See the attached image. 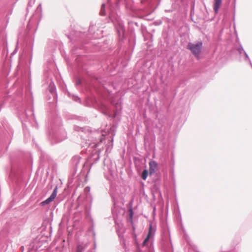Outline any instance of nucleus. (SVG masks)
<instances>
[{
	"mask_svg": "<svg viewBox=\"0 0 252 252\" xmlns=\"http://www.w3.org/2000/svg\"><path fill=\"white\" fill-rule=\"evenodd\" d=\"M221 0H214V10L215 13H218L219 9L221 4Z\"/></svg>",
	"mask_w": 252,
	"mask_h": 252,
	"instance_id": "nucleus-4",
	"label": "nucleus"
},
{
	"mask_svg": "<svg viewBox=\"0 0 252 252\" xmlns=\"http://www.w3.org/2000/svg\"><path fill=\"white\" fill-rule=\"evenodd\" d=\"M86 247V245H79L77 247L76 252H82Z\"/></svg>",
	"mask_w": 252,
	"mask_h": 252,
	"instance_id": "nucleus-7",
	"label": "nucleus"
},
{
	"mask_svg": "<svg viewBox=\"0 0 252 252\" xmlns=\"http://www.w3.org/2000/svg\"><path fill=\"white\" fill-rule=\"evenodd\" d=\"M149 172L150 174L154 173L157 169L158 164L155 161H152L149 162Z\"/></svg>",
	"mask_w": 252,
	"mask_h": 252,
	"instance_id": "nucleus-3",
	"label": "nucleus"
},
{
	"mask_svg": "<svg viewBox=\"0 0 252 252\" xmlns=\"http://www.w3.org/2000/svg\"><path fill=\"white\" fill-rule=\"evenodd\" d=\"M187 48L190 50L197 59H199V55L202 48V42L201 41H199L197 43H189Z\"/></svg>",
	"mask_w": 252,
	"mask_h": 252,
	"instance_id": "nucleus-1",
	"label": "nucleus"
},
{
	"mask_svg": "<svg viewBox=\"0 0 252 252\" xmlns=\"http://www.w3.org/2000/svg\"><path fill=\"white\" fill-rule=\"evenodd\" d=\"M151 236H152V225H150V226L149 227L148 235L143 243V246H145L147 244V243L149 241V239Z\"/></svg>",
	"mask_w": 252,
	"mask_h": 252,
	"instance_id": "nucleus-5",
	"label": "nucleus"
},
{
	"mask_svg": "<svg viewBox=\"0 0 252 252\" xmlns=\"http://www.w3.org/2000/svg\"><path fill=\"white\" fill-rule=\"evenodd\" d=\"M148 171L147 170H144L141 175V177L143 180H146L148 176Z\"/></svg>",
	"mask_w": 252,
	"mask_h": 252,
	"instance_id": "nucleus-6",
	"label": "nucleus"
},
{
	"mask_svg": "<svg viewBox=\"0 0 252 252\" xmlns=\"http://www.w3.org/2000/svg\"><path fill=\"white\" fill-rule=\"evenodd\" d=\"M57 194V188H55L54 189L52 194L50 195V196L47 199L44 200V201L42 202L41 203L42 205H44L46 204H48L51 202H52L56 197Z\"/></svg>",
	"mask_w": 252,
	"mask_h": 252,
	"instance_id": "nucleus-2",
	"label": "nucleus"
}]
</instances>
